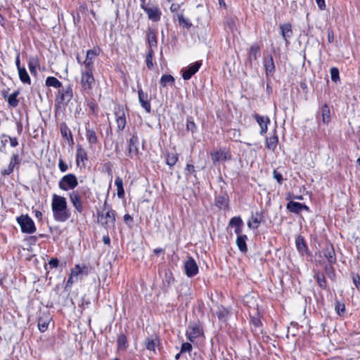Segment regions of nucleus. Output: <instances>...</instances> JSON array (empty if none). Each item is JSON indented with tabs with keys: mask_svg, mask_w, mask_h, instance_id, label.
<instances>
[{
	"mask_svg": "<svg viewBox=\"0 0 360 360\" xmlns=\"http://www.w3.org/2000/svg\"><path fill=\"white\" fill-rule=\"evenodd\" d=\"M317 6L321 10L324 9L326 7V4L324 0H316Z\"/></svg>",
	"mask_w": 360,
	"mask_h": 360,
	"instance_id": "60",
	"label": "nucleus"
},
{
	"mask_svg": "<svg viewBox=\"0 0 360 360\" xmlns=\"http://www.w3.org/2000/svg\"><path fill=\"white\" fill-rule=\"evenodd\" d=\"M116 122L119 130H123L126 126V117L124 108L118 106L115 109Z\"/></svg>",
	"mask_w": 360,
	"mask_h": 360,
	"instance_id": "14",
	"label": "nucleus"
},
{
	"mask_svg": "<svg viewBox=\"0 0 360 360\" xmlns=\"http://www.w3.org/2000/svg\"><path fill=\"white\" fill-rule=\"evenodd\" d=\"M184 269L186 275L190 278L198 274V266L193 258L191 257H188L184 262Z\"/></svg>",
	"mask_w": 360,
	"mask_h": 360,
	"instance_id": "11",
	"label": "nucleus"
},
{
	"mask_svg": "<svg viewBox=\"0 0 360 360\" xmlns=\"http://www.w3.org/2000/svg\"><path fill=\"white\" fill-rule=\"evenodd\" d=\"M8 137H9V136H7L6 134L1 135V143H2L3 146H5L6 144L8 143Z\"/></svg>",
	"mask_w": 360,
	"mask_h": 360,
	"instance_id": "62",
	"label": "nucleus"
},
{
	"mask_svg": "<svg viewBox=\"0 0 360 360\" xmlns=\"http://www.w3.org/2000/svg\"><path fill=\"white\" fill-rule=\"evenodd\" d=\"M141 8L146 13L149 20L153 22L159 21L160 19L161 11L156 6H148L146 4L141 5Z\"/></svg>",
	"mask_w": 360,
	"mask_h": 360,
	"instance_id": "8",
	"label": "nucleus"
},
{
	"mask_svg": "<svg viewBox=\"0 0 360 360\" xmlns=\"http://www.w3.org/2000/svg\"><path fill=\"white\" fill-rule=\"evenodd\" d=\"M58 167L61 172H65L68 169V165L63 161L62 158H59Z\"/></svg>",
	"mask_w": 360,
	"mask_h": 360,
	"instance_id": "51",
	"label": "nucleus"
},
{
	"mask_svg": "<svg viewBox=\"0 0 360 360\" xmlns=\"http://www.w3.org/2000/svg\"><path fill=\"white\" fill-rule=\"evenodd\" d=\"M103 241L104 244L105 245H110V238L108 236H104L103 238Z\"/></svg>",
	"mask_w": 360,
	"mask_h": 360,
	"instance_id": "64",
	"label": "nucleus"
},
{
	"mask_svg": "<svg viewBox=\"0 0 360 360\" xmlns=\"http://www.w3.org/2000/svg\"><path fill=\"white\" fill-rule=\"evenodd\" d=\"M147 40L148 43V50H154V49L157 47V37L153 31H148L147 33Z\"/></svg>",
	"mask_w": 360,
	"mask_h": 360,
	"instance_id": "29",
	"label": "nucleus"
},
{
	"mask_svg": "<svg viewBox=\"0 0 360 360\" xmlns=\"http://www.w3.org/2000/svg\"><path fill=\"white\" fill-rule=\"evenodd\" d=\"M139 143V138L136 135L134 134L128 142V155L130 158L136 156L139 153V148L137 145Z\"/></svg>",
	"mask_w": 360,
	"mask_h": 360,
	"instance_id": "16",
	"label": "nucleus"
},
{
	"mask_svg": "<svg viewBox=\"0 0 360 360\" xmlns=\"http://www.w3.org/2000/svg\"><path fill=\"white\" fill-rule=\"evenodd\" d=\"M60 131H61V134L63 137H67L68 131L69 132L70 136H71V133L66 127H65L64 128L61 127Z\"/></svg>",
	"mask_w": 360,
	"mask_h": 360,
	"instance_id": "61",
	"label": "nucleus"
},
{
	"mask_svg": "<svg viewBox=\"0 0 360 360\" xmlns=\"http://www.w3.org/2000/svg\"><path fill=\"white\" fill-rule=\"evenodd\" d=\"M17 221L22 233L31 234L37 230L33 220L27 214H22L18 217Z\"/></svg>",
	"mask_w": 360,
	"mask_h": 360,
	"instance_id": "4",
	"label": "nucleus"
},
{
	"mask_svg": "<svg viewBox=\"0 0 360 360\" xmlns=\"http://www.w3.org/2000/svg\"><path fill=\"white\" fill-rule=\"evenodd\" d=\"M325 271L327 274L328 277L331 279L332 281H334L335 278V273L334 268L333 267V264H328L325 266Z\"/></svg>",
	"mask_w": 360,
	"mask_h": 360,
	"instance_id": "45",
	"label": "nucleus"
},
{
	"mask_svg": "<svg viewBox=\"0 0 360 360\" xmlns=\"http://www.w3.org/2000/svg\"><path fill=\"white\" fill-rule=\"evenodd\" d=\"M86 137L91 145H94L98 142V137L93 129L86 128Z\"/></svg>",
	"mask_w": 360,
	"mask_h": 360,
	"instance_id": "31",
	"label": "nucleus"
},
{
	"mask_svg": "<svg viewBox=\"0 0 360 360\" xmlns=\"http://www.w3.org/2000/svg\"><path fill=\"white\" fill-rule=\"evenodd\" d=\"M170 11L173 14L174 21H178V22H187L186 19L184 18L183 10L181 9L180 4H172L170 6Z\"/></svg>",
	"mask_w": 360,
	"mask_h": 360,
	"instance_id": "15",
	"label": "nucleus"
},
{
	"mask_svg": "<svg viewBox=\"0 0 360 360\" xmlns=\"http://www.w3.org/2000/svg\"><path fill=\"white\" fill-rule=\"evenodd\" d=\"M51 268H57L59 264V261L57 258H52L49 262Z\"/></svg>",
	"mask_w": 360,
	"mask_h": 360,
	"instance_id": "57",
	"label": "nucleus"
},
{
	"mask_svg": "<svg viewBox=\"0 0 360 360\" xmlns=\"http://www.w3.org/2000/svg\"><path fill=\"white\" fill-rule=\"evenodd\" d=\"M229 198L227 193H223L215 198V205L219 209H226L229 206Z\"/></svg>",
	"mask_w": 360,
	"mask_h": 360,
	"instance_id": "22",
	"label": "nucleus"
},
{
	"mask_svg": "<svg viewBox=\"0 0 360 360\" xmlns=\"http://www.w3.org/2000/svg\"><path fill=\"white\" fill-rule=\"evenodd\" d=\"M51 210L53 218L56 221L65 222L70 217L71 212L68 207L66 198L63 196L53 195Z\"/></svg>",
	"mask_w": 360,
	"mask_h": 360,
	"instance_id": "1",
	"label": "nucleus"
},
{
	"mask_svg": "<svg viewBox=\"0 0 360 360\" xmlns=\"http://www.w3.org/2000/svg\"><path fill=\"white\" fill-rule=\"evenodd\" d=\"M100 53L98 48H94L93 49L88 50L86 52V59L84 61V68L93 69V65L95 58Z\"/></svg>",
	"mask_w": 360,
	"mask_h": 360,
	"instance_id": "13",
	"label": "nucleus"
},
{
	"mask_svg": "<svg viewBox=\"0 0 360 360\" xmlns=\"http://www.w3.org/2000/svg\"><path fill=\"white\" fill-rule=\"evenodd\" d=\"M330 72L332 81L337 82L340 79L338 69L337 68H332L330 70Z\"/></svg>",
	"mask_w": 360,
	"mask_h": 360,
	"instance_id": "50",
	"label": "nucleus"
},
{
	"mask_svg": "<svg viewBox=\"0 0 360 360\" xmlns=\"http://www.w3.org/2000/svg\"><path fill=\"white\" fill-rule=\"evenodd\" d=\"M315 278L316 279L319 286L321 289H323V290L326 289V288H327L326 280L323 274L321 272H317L316 274Z\"/></svg>",
	"mask_w": 360,
	"mask_h": 360,
	"instance_id": "38",
	"label": "nucleus"
},
{
	"mask_svg": "<svg viewBox=\"0 0 360 360\" xmlns=\"http://www.w3.org/2000/svg\"><path fill=\"white\" fill-rule=\"evenodd\" d=\"M202 63L200 61H196L193 64H191L186 69L181 70L182 77L184 80L190 79L193 75H195L200 69Z\"/></svg>",
	"mask_w": 360,
	"mask_h": 360,
	"instance_id": "12",
	"label": "nucleus"
},
{
	"mask_svg": "<svg viewBox=\"0 0 360 360\" xmlns=\"http://www.w3.org/2000/svg\"><path fill=\"white\" fill-rule=\"evenodd\" d=\"M38 66V60L36 58H31L29 60V69L31 73H35L36 68Z\"/></svg>",
	"mask_w": 360,
	"mask_h": 360,
	"instance_id": "47",
	"label": "nucleus"
},
{
	"mask_svg": "<svg viewBox=\"0 0 360 360\" xmlns=\"http://www.w3.org/2000/svg\"><path fill=\"white\" fill-rule=\"evenodd\" d=\"M278 142V138L276 135V131H274L273 136L266 139V146L269 150L274 151L277 146Z\"/></svg>",
	"mask_w": 360,
	"mask_h": 360,
	"instance_id": "24",
	"label": "nucleus"
},
{
	"mask_svg": "<svg viewBox=\"0 0 360 360\" xmlns=\"http://www.w3.org/2000/svg\"><path fill=\"white\" fill-rule=\"evenodd\" d=\"M212 160L214 162L220 160H229L231 159V155L229 151L220 150L211 153Z\"/></svg>",
	"mask_w": 360,
	"mask_h": 360,
	"instance_id": "17",
	"label": "nucleus"
},
{
	"mask_svg": "<svg viewBox=\"0 0 360 360\" xmlns=\"http://www.w3.org/2000/svg\"><path fill=\"white\" fill-rule=\"evenodd\" d=\"M8 140L10 141V144L12 147H16L18 145V141L17 138L9 136Z\"/></svg>",
	"mask_w": 360,
	"mask_h": 360,
	"instance_id": "58",
	"label": "nucleus"
},
{
	"mask_svg": "<svg viewBox=\"0 0 360 360\" xmlns=\"http://www.w3.org/2000/svg\"><path fill=\"white\" fill-rule=\"evenodd\" d=\"M154 57V50H148L146 56V64L148 69L151 70L153 68V59Z\"/></svg>",
	"mask_w": 360,
	"mask_h": 360,
	"instance_id": "42",
	"label": "nucleus"
},
{
	"mask_svg": "<svg viewBox=\"0 0 360 360\" xmlns=\"http://www.w3.org/2000/svg\"><path fill=\"white\" fill-rule=\"evenodd\" d=\"M335 309L339 315L342 314L345 311V307L344 304H341L340 302H337L335 306Z\"/></svg>",
	"mask_w": 360,
	"mask_h": 360,
	"instance_id": "53",
	"label": "nucleus"
},
{
	"mask_svg": "<svg viewBox=\"0 0 360 360\" xmlns=\"http://www.w3.org/2000/svg\"><path fill=\"white\" fill-rule=\"evenodd\" d=\"M321 116L323 123L328 124L330 122V109L327 104H324L321 108Z\"/></svg>",
	"mask_w": 360,
	"mask_h": 360,
	"instance_id": "37",
	"label": "nucleus"
},
{
	"mask_svg": "<svg viewBox=\"0 0 360 360\" xmlns=\"http://www.w3.org/2000/svg\"><path fill=\"white\" fill-rule=\"evenodd\" d=\"M85 269L84 274L86 275L88 274V271L86 270V268L85 266L81 268V266L79 264L75 265V266L71 270V275L75 276V278H78V276L79 274H82L84 273V270Z\"/></svg>",
	"mask_w": 360,
	"mask_h": 360,
	"instance_id": "43",
	"label": "nucleus"
},
{
	"mask_svg": "<svg viewBox=\"0 0 360 360\" xmlns=\"http://www.w3.org/2000/svg\"><path fill=\"white\" fill-rule=\"evenodd\" d=\"M98 222L107 230L115 227V214L106 201L104 202L103 211L98 213Z\"/></svg>",
	"mask_w": 360,
	"mask_h": 360,
	"instance_id": "2",
	"label": "nucleus"
},
{
	"mask_svg": "<svg viewBox=\"0 0 360 360\" xmlns=\"http://www.w3.org/2000/svg\"><path fill=\"white\" fill-rule=\"evenodd\" d=\"M158 342V339L153 340V339L148 338L145 341V346L147 349H148L150 351H155Z\"/></svg>",
	"mask_w": 360,
	"mask_h": 360,
	"instance_id": "44",
	"label": "nucleus"
},
{
	"mask_svg": "<svg viewBox=\"0 0 360 360\" xmlns=\"http://www.w3.org/2000/svg\"><path fill=\"white\" fill-rule=\"evenodd\" d=\"M139 95V101L141 103V105L145 109L147 112H150L151 111L150 103L148 100V96L147 94L144 93L141 89L138 91Z\"/></svg>",
	"mask_w": 360,
	"mask_h": 360,
	"instance_id": "19",
	"label": "nucleus"
},
{
	"mask_svg": "<svg viewBox=\"0 0 360 360\" xmlns=\"http://www.w3.org/2000/svg\"><path fill=\"white\" fill-rule=\"evenodd\" d=\"M50 321V318L48 316L46 319L42 317L38 319V328L41 332H45L48 328V325Z\"/></svg>",
	"mask_w": 360,
	"mask_h": 360,
	"instance_id": "39",
	"label": "nucleus"
},
{
	"mask_svg": "<svg viewBox=\"0 0 360 360\" xmlns=\"http://www.w3.org/2000/svg\"><path fill=\"white\" fill-rule=\"evenodd\" d=\"M78 278H75L72 275L70 274V277L68 279L66 287L71 286L74 283L77 282Z\"/></svg>",
	"mask_w": 360,
	"mask_h": 360,
	"instance_id": "56",
	"label": "nucleus"
},
{
	"mask_svg": "<svg viewBox=\"0 0 360 360\" xmlns=\"http://www.w3.org/2000/svg\"><path fill=\"white\" fill-rule=\"evenodd\" d=\"M117 345L119 350L125 351L127 349L129 344L127 336L124 334L122 333L118 335Z\"/></svg>",
	"mask_w": 360,
	"mask_h": 360,
	"instance_id": "26",
	"label": "nucleus"
},
{
	"mask_svg": "<svg viewBox=\"0 0 360 360\" xmlns=\"http://www.w3.org/2000/svg\"><path fill=\"white\" fill-rule=\"evenodd\" d=\"M252 323H253V325H254L255 326H256V327L259 326H260V324H261V321H260V320H259V319H255V318H254V319H252Z\"/></svg>",
	"mask_w": 360,
	"mask_h": 360,
	"instance_id": "63",
	"label": "nucleus"
},
{
	"mask_svg": "<svg viewBox=\"0 0 360 360\" xmlns=\"http://www.w3.org/2000/svg\"><path fill=\"white\" fill-rule=\"evenodd\" d=\"M352 281L357 289L360 288V276L358 274H352Z\"/></svg>",
	"mask_w": 360,
	"mask_h": 360,
	"instance_id": "54",
	"label": "nucleus"
},
{
	"mask_svg": "<svg viewBox=\"0 0 360 360\" xmlns=\"http://www.w3.org/2000/svg\"><path fill=\"white\" fill-rule=\"evenodd\" d=\"M192 345L188 342L183 343L181 348V353L191 352L192 350Z\"/></svg>",
	"mask_w": 360,
	"mask_h": 360,
	"instance_id": "52",
	"label": "nucleus"
},
{
	"mask_svg": "<svg viewBox=\"0 0 360 360\" xmlns=\"http://www.w3.org/2000/svg\"><path fill=\"white\" fill-rule=\"evenodd\" d=\"M195 166L192 164H187L186 167H185V175L186 176H191V174H194V176H195Z\"/></svg>",
	"mask_w": 360,
	"mask_h": 360,
	"instance_id": "49",
	"label": "nucleus"
},
{
	"mask_svg": "<svg viewBox=\"0 0 360 360\" xmlns=\"http://www.w3.org/2000/svg\"><path fill=\"white\" fill-rule=\"evenodd\" d=\"M296 246L300 252H303L307 250V245L303 238L299 237L296 240Z\"/></svg>",
	"mask_w": 360,
	"mask_h": 360,
	"instance_id": "46",
	"label": "nucleus"
},
{
	"mask_svg": "<svg viewBox=\"0 0 360 360\" xmlns=\"http://www.w3.org/2000/svg\"><path fill=\"white\" fill-rule=\"evenodd\" d=\"M174 82V78L171 75H163L160 81V85L163 87L166 86L169 84H173Z\"/></svg>",
	"mask_w": 360,
	"mask_h": 360,
	"instance_id": "40",
	"label": "nucleus"
},
{
	"mask_svg": "<svg viewBox=\"0 0 360 360\" xmlns=\"http://www.w3.org/2000/svg\"><path fill=\"white\" fill-rule=\"evenodd\" d=\"M262 219V214L261 213L257 212L256 216L255 217L252 216L251 217V219L248 221V227H250V229H257L260 224Z\"/></svg>",
	"mask_w": 360,
	"mask_h": 360,
	"instance_id": "27",
	"label": "nucleus"
},
{
	"mask_svg": "<svg viewBox=\"0 0 360 360\" xmlns=\"http://www.w3.org/2000/svg\"><path fill=\"white\" fill-rule=\"evenodd\" d=\"M73 97L72 87L68 85L61 90H59L58 94L56 96V101L60 103H68Z\"/></svg>",
	"mask_w": 360,
	"mask_h": 360,
	"instance_id": "9",
	"label": "nucleus"
},
{
	"mask_svg": "<svg viewBox=\"0 0 360 360\" xmlns=\"http://www.w3.org/2000/svg\"><path fill=\"white\" fill-rule=\"evenodd\" d=\"M87 160V154L85 150L80 145L77 146L76 162L79 165V162H84Z\"/></svg>",
	"mask_w": 360,
	"mask_h": 360,
	"instance_id": "28",
	"label": "nucleus"
},
{
	"mask_svg": "<svg viewBox=\"0 0 360 360\" xmlns=\"http://www.w3.org/2000/svg\"><path fill=\"white\" fill-rule=\"evenodd\" d=\"M20 94V91L16 90L13 91L8 98V105L13 108H16L19 104L17 97Z\"/></svg>",
	"mask_w": 360,
	"mask_h": 360,
	"instance_id": "32",
	"label": "nucleus"
},
{
	"mask_svg": "<svg viewBox=\"0 0 360 360\" xmlns=\"http://www.w3.org/2000/svg\"><path fill=\"white\" fill-rule=\"evenodd\" d=\"M18 70L19 77H20V79L21 80V82L23 83L30 84L31 82V79H30V77L27 70H25V68L24 67H22V68H20Z\"/></svg>",
	"mask_w": 360,
	"mask_h": 360,
	"instance_id": "36",
	"label": "nucleus"
},
{
	"mask_svg": "<svg viewBox=\"0 0 360 360\" xmlns=\"http://www.w3.org/2000/svg\"><path fill=\"white\" fill-rule=\"evenodd\" d=\"M280 30L284 40L288 43V39L292 34L291 24H282L280 26Z\"/></svg>",
	"mask_w": 360,
	"mask_h": 360,
	"instance_id": "25",
	"label": "nucleus"
},
{
	"mask_svg": "<svg viewBox=\"0 0 360 360\" xmlns=\"http://www.w3.org/2000/svg\"><path fill=\"white\" fill-rule=\"evenodd\" d=\"M255 118L261 128L260 131H259L260 134L263 135L265 133H266L267 129H268L267 126H268V124H269V122H270L269 118L267 116H265V117L261 116L258 114H256L255 115Z\"/></svg>",
	"mask_w": 360,
	"mask_h": 360,
	"instance_id": "18",
	"label": "nucleus"
},
{
	"mask_svg": "<svg viewBox=\"0 0 360 360\" xmlns=\"http://www.w3.org/2000/svg\"><path fill=\"white\" fill-rule=\"evenodd\" d=\"M186 128L188 130H191V131H193V130L195 128V124L194 122L188 120L187 124H186Z\"/></svg>",
	"mask_w": 360,
	"mask_h": 360,
	"instance_id": "59",
	"label": "nucleus"
},
{
	"mask_svg": "<svg viewBox=\"0 0 360 360\" xmlns=\"http://www.w3.org/2000/svg\"><path fill=\"white\" fill-rule=\"evenodd\" d=\"M321 259L319 263L322 262V259H326L328 264H333L336 263V255L333 246L332 245H326L318 254L316 255Z\"/></svg>",
	"mask_w": 360,
	"mask_h": 360,
	"instance_id": "5",
	"label": "nucleus"
},
{
	"mask_svg": "<svg viewBox=\"0 0 360 360\" xmlns=\"http://www.w3.org/2000/svg\"><path fill=\"white\" fill-rule=\"evenodd\" d=\"M264 66L267 76L273 75L275 72V65L271 56L264 59Z\"/></svg>",
	"mask_w": 360,
	"mask_h": 360,
	"instance_id": "23",
	"label": "nucleus"
},
{
	"mask_svg": "<svg viewBox=\"0 0 360 360\" xmlns=\"http://www.w3.org/2000/svg\"><path fill=\"white\" fill-rule=\"evenodd\" d=\"M286 208L290 212L296 213V214L300 213L303 210H309V207L307 205L302 204L300 202H294V201H290L287 204Z\"/></svg>",
	"mask_w": 360,
	"mask_h": 360,
	"instance_id": "21",
	"label": "nucleus"
},
{
	"mask_svg": "<svg viewBox=\"0 0 360 360\" xmlns=\"http://www.w3.org/2000/svg\"><path fill=\"white\" fill-rule=\"evenodd\" d=\"M242 225L243 221L240 217H234L231 218L229 221V226H235L236 228L238 226H242Z\"/></svg>",
	"mask_w": 360,
	"mask_h": 360,
	"instance_id": "48",
	"label": "nucleus"
},
{
	"mask_svg": "<svg viewBox=\"0 0 360 360\" xmlns=\"http://www.w3.org/2000/svg\"><path fill=\"white\" fill-rule=\"evenodd\" d=\"M46 85L59 89L62 86V83L55 77H48L46 79Z\"/></svg>",
	"mask_w": 360,
	"mask_h": 360,
	"instance_id": "34",
	"label": "nucleus"
},
{
	"mask_svg": "<svg viewBox=\"0 0 360 360\" xmlns=\"http://www.w3.org/2000/svg\"><path fill=\"white\" fill-rule=\"evenodd\" d=\"M78 186V180L74 174L63 176L58 182V187L64 191L73 190Z\"/></svg>",
	"mask_w": 360,
	"mask_h": 360,
	"instance_id": "3",
	"label": "nucleus"
},
{
	"mask_svg": "<svg viewBox=\"0 0 360 360\" xmlns=\"http://www.w3.org/2000/svg\"><path fill=\"white\" fill-rule=\"evenodd\" d=\"M203 335L202 327L198 323H190L186 329V336L191 342Z\"/></svg>",
	"mask_w": 360,
	"mask_h": 360,
	"instance_id": "7",
	"label": "nucleus"
},
{
	"mask_svg": "<svg viewBox=\"0 0 360 360\" xmlns=\"http://www.w3.org/2000/svg\"><path fill=\"white\" fill-rule=\"evenodd\" d=\"M178 158L177 153H168L166 157V163L170 167H173L178 161Z\"/></svg>",
	"mask_w": 360,
	"mask_h": 360,
	"instance_id": "41",
	"label": "nucleus"
},
{
	"mask_svg": "<svg viewBox=\"0 0 360 360\" xmlns=\"http://www.w3.org/2000/svg\"><path fill=\"white\" fill-rule=\"evenodd\" d=\"M115 184L117 186V196L120 198H122L124 195L122 179L120 176L116 177Z\"/></svg>",
	"mask_w": 360,
	"mask_h": 360,
	"instance_id": "33",
	"label": "nucleus"
},
{
	"mask_svg": "<svg viewBox=\"0 0 360 360\" xmlns=\"http://www.w3.org/2000/svg\"><path fill=\"white\" fill-rule=\"evenodd\" d=\"M95 79L93 76L92 69H86L82 72L81 84L82 89L87 94H89L92 89Z\"/></svg>",
	"mask_w": 360,
	"mask_h": 360,
	"instance_id": "6",
	"label": "nucleus"
},
{
	"mask_svg": "<svg viewBox=\"0 0 360 360\" xmlns=\"http://www.w3.org/2000/svg\"><path fill=\"white\" fill-rule=\"evenodd\" d=\"M273 174H274V178L275 179H276V181L279 184H281L283 180L282 174L280 172H278L276 170H275V169L274 170Z\"/></svg>",
	"mask_w": 360,
	"mask_h": 360,
	"instance_id": "55",
	"label": "nucleus"
},
{
	"mask_svg": "<svg viewBox=\"0 0 360 360\" xmlns=\"http://www.w3.org/2000/svg\"><path fill=\"white\" fill-rule=\"evenodd\" d=\"M259 56L260 47L257 43H255L250 46L248 53V61L250 65H252L253 61H256Z\"/></svg>",
	"mask_w": 360,
	"mask_h": 360,
	"instance_id": "20",
	"label": "nucleus"
},
{
	"mask_svg": "<svg viewBox=\"0 0 360 360\" xmlns=\"http://www.w3.org/2000/svg\"><path fill=\"white\" fill-rule=\"evenodd\" d=\"M17 158H18L17 155H13L8 167L1 171V174L3 175H9L10 174H11L13 172L15 165L16 163Z\"/></svg>",
	"mask_w": 360,
	"mask_h": 360,
	"instance_id": "35",
	"label": "nucleus"
},
{
	"mask_svg": "<svg viewBox=\"0 0 360 360\" xmlns=\"http://www.w3.org/2000/svg\"><path fill=\"white\" fill-rule=\"evenodd\" d=\"M68 196L75 209L79 213H82L84 210L83 202L78 191H72L68 193Z\"/></svg>",
	"mask_w": 360,
	"mask_h": 360,
	"instance_id": "10",
	"label": "nucleus"
},
{
	"mask_svg": "<svg viewBox=\"0 0 360 360\" xmlns=\"http://www.w3.org/2000/svg\"><path fill=\"white\" fill-rule=\"evenodd\" d=\"M248 237L246 235L238 236L236 238V245L242 252H246L248 251V247L246 245V240Z\"/></svg>",
	"mask_w": 360,
	"mask_h": 360,
	"instance_id": "30",
	"label": "nucleus"
}]
</instances>
